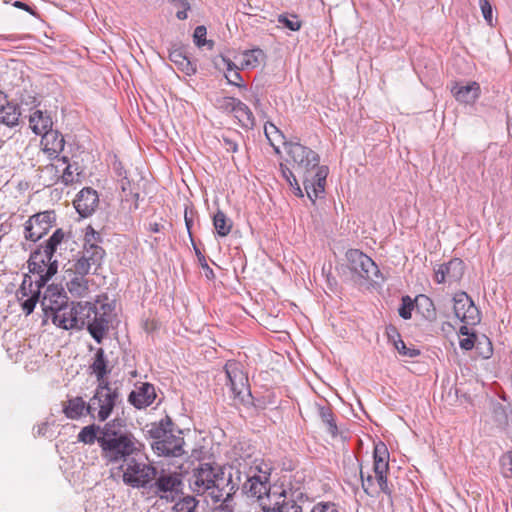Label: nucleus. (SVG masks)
<instances>
[{"label":"nucleus","instance_id":"nucleus-4","mask_svg":"<svg viewBox=\"0 0 512 512\" xmlns=\"http://www.w3.org/2000/svg\"><path fill=\"white\" fill-rule=\"evenodd\" d=\"M224 481V473L220 467L205 463L194 470L190 487L197 494H204L211 490L212 498L219 501L223 497L221 486Z\"/></svg>","mask_w":512,"mask_h":512},{"label":"nucleus","instance_id":"nucleus-14","mask_svg":"<svg viewBox=\"0 0 512 512\" xmlns=\"http://www.w3.org/2000/svg\"><path fill=\"white\" fill-rule=\"evenodd\" d=\"M155 487L161 499H165L167 502H173L176 497L182 493L183 482L180 474L163 473L156 479Z\"/></svg>","mask_w":512,"mask_h":512},{"label":"nucleus","instance_id":"nucleus-13","mask_svg":"<svg viewBox=\"0 0 512 512\" xmlns=\"http://www.w3.org/2000/svg\"><path fill=\"white\" fill-rule=\"evenodd\" d=\"M225 372L234 398L243 400L244 393L249 392L248 377L242 369V365L230 360L225 364Z\"/></svg>","mask_w":512,"mask_h":512},{"label":"nucleus","instance_id":"nucleus-15","mask_svg":"<svg viewBox=\"0 0 512 512\" xmlns=\"http://www.w3.org/2000/svg\"><path fill=\"white\" fill-rule=\"evenodd\" d=\"M46 169L55 170L57 177L56 182L64 185H72L81 182L82 172L79 170L77 163H69L67 157H61L51 163Z\"/></svg>","mask_w":512,"mask_h":512},{"label":"nucleus","instance_id":"nucleus-38","mask_svg":"<svg viewBox=\"0 0 512 512\" xmlns=\"http://www.w3.org/2000/svg\"><path fill=\"white\" fill-rule=\"evenodd\" d=\"M198 500L195 497L187 495L179 499L173 506V512H195L198 506Z\"/></svg>","mask_w":512,"mask_h":512},{"label":"nucleus","instance_id":"nucleus-22","mask_svg":"<svg viewBox=\"0 0 512 512\" xmlns=\"http://www.w3.org/2000/svg\"><path fill=\"white\" fill-rule=\"evenodd\" d=\"M451 93L459 103L474 104L480 97L481 88L476 81H471L466 85L454 83Z\"/></svg>","mask_w":512,"mask_h":512},{"label":"nucleus","instance_id":"nucleus-57","mask_svg":"<svg viewBox=\"0 0 512 512\" xmlns=\"http://www.w3.org/2000/svg\"><path fill=\"white\" fill-rule=\"evenodd\" d=\"M184 220H185V225L187 227L188 233L191 236V227L193 224V219H192V216L188 215L187 210L185 211V214H184Z\"/></svg>","mask_w":512,"mask_h":512},{"label":"nucleus","instance_id":"nucleus-28","mask_svg":"<svg viewBox=\"0 0 512 512\" xmlns=\"http://www.w3.org/2000/svg\"><path fill=\"white\" fill-rule=\"evenodd\" d=\"M63 412L69 419H79L85 413L88 414V403L82 397H74L64 403Z\"/></svg>","mask_w":512,"mask_h":512},{"label":"nucleus","instance_id":"nucleus-58","mask_svg":"<svg viewBox=\"0 0 512 512\" xmlns=\"http://www.w3.org/2000/svg\"><path fill=\"white\" fill-rule=\"evenodd\" d=\"M226 145L228 146L227 150L231 152H236L238 150L237 144L229 139H224Z\"/></svg>","mask_w":512,"mask_h":512},{"label":"nucleus","instance_id":"nucleus-52","mask_svg":"<svg viewBox=\"0 0 512 512\" xmlns=\"http://www.w3.org/2000/svg\"><path fill=\"white\" fill-rule=\"evenodd\" d=\"M207 30L205 26H197L194 30L193 38L194 42L198 47H202L206 44Z\"/></svg>","mask_w":512,"mask_h":512},{"label":"nucleus","instance_id":"nucleus-3","mask_svg":"<svg viewBox=\"0 0 512 512\" xmlns=\"http://www.w3.org/2000/svg\"><path fill=\"white\" fill-rule=\"evenodd\" d=\"M373 472H364L361 475V484L364 492L369 496H378L380 492L391 495V489L388 486L387 474L389 472V453L383 443L376 444L373 452Z\"/></svg>","mask_w":512,"mask_h":512},{"label":"nucleus","instance_id":"nucleus-6","mask_svg":"<svg viewBox=\"0 0 512 512\" xmlns=\"http://www.w3.org/2000/svg\"><path fill=\"white\" fill-rule=\"evenodd\" d=\"M123 481L132 487H144L156 475V469L147 464L139 449V455H132L124 461Z\"/></svg>","mask_w":512,"mask_h":512},{"label":"nucleus","instance_id":"nucleus-55","mask_svg":"<svg viewBox=\"0 0 512 512\" xmlns=\"http://www.w3.org/2000/svg\"><path fill=\"white\" fill-rule=\"evenodd\" d=\"M239 101L240 100L233 97H224L220 101V107L233 114L234 109L236 108Z\"/></svg>","mask_w":512,"mask_h":512},{"label":"nucleus","instance_id":"nucleus-51","mask_svg":"<svg viewBox=\"0 0 512 512\" xmlns=\"http://www.w3.org/2000/svg\"><path fill=\"white\" fill-rule=\"evenodd\" d=\"M413 302L409 296L403 297L402 306L399 308V315L403 319H410L412 316Z\"/></svg>","mask_w":512,"mask_h":512},{"label":"nucleus","instance_id":"nucleus-47","mask_svg":"<svg viewBox=\"0 0 512 512\" xmlns=\"http://www.w3.org/2000/svg\"><path fill=\"white\" fill-rule=\"evenodd\" d=\"M281 171H282V174L285 177V179L289 182V184L292 187H295L296 194L299 195V196H303L302 190H301V188H300V186L298 184V181H297L298 175L295 173V171L294 170L291 171L289 168H287L283 164H281Z\"/></svg>","mask_w":512,"mask_h":512},{"label":"nucleus","instance_id":"nucleus-2","mask_svg":"<svg viewBox=\"0 0 512 512\" xmlns=\"http://www.w3.org/2000/svg\"><path fill=\"white\" fill-rule=\"evenodd\" d=\"M121 420L107 423L100 431L98 443L104 459L109 463L125 461L132 455H139L141 444L131 435L121 433Z\"/></svg>","mask_w":512,"mask_h":512},{"label":"nucleus","instance_id":"nucleus-54","mask_svg":"<svg viewBox=\"0 0 512 512\" xmlns=\"http://www.w3.org/2000/svg\"><path fill=\"white\" fill-rule=\"evenodd\" d=\"M196 253H197L201 268L204 270V274H205L206 278L209 280L214 279V277H215L214 271L208 265L205 256L202 255L201 252L198 250L196 251Z\"/></svg>","mask_w":512,"mask_h":512},{"label":"nucleus","instance_id":"nucleus-43","mask_svg":"<svg viewBox=\"0 0 512 512\" xmlns=\"http://www.w3.org/2000/svg\"><path fill=\"white\" fill-rule=\"evenodd\" d=\"M98 427L95 425H89L84 427L78 434V440L85 444H93L95 440L98 441L99 435H97Z\"/></svg>","mask_w":512,"mask_h":512},{"label":"nucleus","instance_id":"nucleus-9","mask_svg":"<svg viewBox=\"0 0 512 512\" xmlns=\"http://www.w3.org/2000/svg\"><path fill=\"white\" fill-rule=\"evenodd\" d=\"M244 489L251 496L256 497L264 512H270L272 502L276 499L284 497V492H270L268 478L266 476L253 475L250 476L244 484Z\"/></svg>","mask_w":512,"mask_h":512},{"label":"nucleus","instance_id":"nucleus-18","mask_svg":"<svg viewBox=\"0 0 512 512\" xmlns=\"http://www.w3.org/2000/svg\"><path fill=\"white\" fill-rule=\"evenodd\" d=\"M68 303L66 293L58 286H49L41 300V306L47 318H51Z\"/></svg>","mask_w":512,"mask_h":512},{"label":"nucleus","instance_id":"nucleus-29","mask_svg":"<svg viewBox=\"0 0 512 512\" xmlns=\"http://www.w3.org/2000/svg\"><path fill=\"white\" fill-rule=\"evenodd\" d=\"M91 369L97 377L98 384H102V382H108L105 377L109 373V370L107 368L105 353L102 348L97 350L94 361L91 365Z\"/></svg>","mask_w":512,"mask_h":512},{"label":"nucleus","instance_id":"nucleus-46","mask_svg":"<svg viewBox=\"0 0 512 512\" xmlns=\"http://www.w3.org/2000/svg\"><path fill=\"white\" fill-rule=\"evenodd\" d=\"M396 336L398 339L394 340V347L401 355L412 358L420 354L419 350L408 348L404 341L400 338L399 334H396Z\"/></svg>","mask_w":512,"mask_h":512},{"label":"nucleus","instance_id":"nucleus-20","mask_svg":"<svg viewBox=\"0 0 512 512\" xmlns=\"http://www.w3.org/2000/svg\"><path fill=\"white\" fill-rule=\"evenodd\" d=\"M41 149L48 158L54 160L61 159L60 153L63 151L65 146V139L61 133L57 130H50L42 134L41 138Z\"/></svg>","mask_w":512,"mask_h":512},{"label":"nucleus","instance_id":"nucleus-8","mask_svg":"<svg viewBox=\"0 0 512 512\" xmlns=\"http://www.w3.org/2000/svg\"><path fill=\"white\" fill-rule=\"evenodd\" d=\"M53 255L41 247L33 251L28 260L29 272L38 278V287H43L47 281L57 273L58 265L56 260H52Z\"/></svg>","mask_w":512,"mask_h":512},{"label":"nucleus","instance_id":"nucleus-60","mask_svg":"<svg viewBox=\"0 0 512 512\" xmlns=\"http://www.w3.org/2000/svg\"><path fill=\"white\" fill-rule=\"evenodd\" d=\"M149 231L153 233H157L160 231V225L158 223H153L149 225Z\"/></svg>","mask_w":512,"mask_h":512},{"label":"nucleus","instance_id":"nucleus-30","mask_svg":"<svg viewBox=\"0 0 512 512\" xmlns=\"http://www.w3.org/2000/svg\"><path fill=\"white\" fill-rule=\"evenodd\" d=\"M169 59L176 67L186 75H193L196 72V67L192 62L183 54L179 49L173 50L169 54Z\"/></svg>","mask_w":512,"mask_h":512},{"label":"nucleus","instance_id":"nucleus-45","mask_svg":"<svg viewBox=\"0 0 512 512\" xmlns=\"http://www.w3.org/2000/svg\"><path fill=\"white\" fill-rule=\"evenodd\" d=\"M500 466L502 475L512 478V451H507L500 457Z\"/></svg>","mask_w":512,"mask_h":512},{"label":"nucleus","instance_id":"nucleus-27","mask_svg":"<svg viewBox=\"0 0 512 512\" xmlns=\"http://www.w3.org/2000/svg\"><path fill=\"white\" fill-rule=\"evenodd\" d=\"M266 53L260 48L245 50L241 53V67L254 69L266 61Z\"/></svg>","mask_w":512,"mask_h":512},{"label":"nucleus","instance_id":"nucleus-24","mask_svg":"<svg viewBox=\"0 0 512 512\" xmlns=\"http://www.w3.org/2000/svg\"><path fill=\"white\" fill-rule=\"evenodd\" d=\"M98 304H99L98 300L96 301V303L71 302L73 314H74V316L77 317L76 318L77 329H81L89 323V321L92 319L93 315L99 309Z\"/></svg>","mask_w":512,"mask_h":512},{"label":"nucleus","instance_id":"nucleus-59","mask_svg":"<svg viewBox=\"0 0 512 512\" xmlns=\"http://www.w3.org/2000/svg\"><path fill=\"white\" fill-rule=\"evenodd\" d=\"M14 6L17 7V8L24 9V10L29 11V12L31 11L30 7L27 4H25L23 2H20V1H16L14 3Z\"/></svg>","mask_w":512,"mask_h":512},{"label":"nucleus","instance_id":"nucleus-12","mask_svg":"<svg viewBox=\"0 0 512 512\" xmlns=\"http://www.w3.org/2000/svg\"><path fill=\"white\" fill-rule=\"evenodd\" d=\"M54 220V213L49 211L31 216L25 223V238L33 242L40 240L51 229Z\"/></svg>","mask_w":512,"mask_h":512},{"label":"nucleus","instance_id":"nucleus-10","mask_svg":"<svg viewBox=\"0 0 512 512\" xmlns=\"http://www.w3.org/2000/svg\"><path fill=\"white\" fill-rule=\"evenodd\" d=\"M345 256L349 270L356 277L363 280H373L374 277H378L380 273L378 266L361 250L349 249Z\"/></svg>","mask_w":512,"mask_h":512},{"label":"nucleus","instance_id":"nucleus-19","mask_svg":"<svg viewBox=\"0 0 512 512\" xmlns=\"http://www.w3.org/2000/svg\"><path fill=\"white\" fill-rule=\"evenodd\" d=\"M100 310L102 312L98 309L87 324V330L97 343L102 342L108 331L109 320L107 315L111 311V306L109 304H100Z\"/></svg>","mask_w":512,"mask_h":512},{"label":"nucleus","instance_id":"nucleus-44","mask_svg":"<svg viewBox=\"0 0 512 512\" xmlns=\"http://www.w3.org/2000/svg\"><path fill=\"white\" fill-rule=\"evenodd\" d=\"M91 266H93V263L88 259V256L83 254V256L74 263L73 269L70 271L73 275L85 277L89 273Z\"/></svg>","mask_w":512,"mask_h":512},{"label":"nucleus","instance_id":"nucleus-41","mask_svg":"<svg viewBox=\"0 0 512 512\" xmlns=\"http://www.w3.org/2000/svg\"><path fill=\"white\" fill-rule=\"evenodd\" d=\"M459 334L462 337L459 345L464 350H471L475 346L476 335L471 333L468 325H464L459 329Z\"/></svg>","mask_w":512,"mask_h":512},{"label":"nucleus","instance_id":"nucleus-31","mask_svg":"<svg viewBox=\"0 0 512 512\" xmlns=\"http://www.w3.org/2000/svg\"><path fill=\"white\" fill-rule=\"evenodd\" d=\"M0 121L8 127H14L19 122L21 115L19 108L11 103L3 104L0 108Z\"/></svg>","mask_w":512,"mask_h":512},{"label":"nucleus","instance_id":"nucleus-37","mask_svg":"<svg viewBox=\"0 0 512 512\" xmlns=\"http://www.w3.org/2000/svg\"><path fill=\"white\" fill-rule=\"evenodd\" d=\"M264 133L271 144L278 152L277 144L282 143L284 136L282 132L271 122H267L264 125Z\"/></svg>","mask_w":512,"mask_h":512},{"label":"nucleus","instance_id":"nucleus-21","mask_svg":"<svg viewBox=\"0 0 512 512\" xmlns=\"http://www.w3.org/2000/svg\"><path fill=\"white\" fill-rule=\"evenodd\" d=\"M98 194L92 188H84L74 200V207L82 217L90 216L98 206Z\"/></svg>","mask_w":512,"mask_h":512},{"label":"nucleus","instance_id":"nucleus-33","mask_svg":"<svg viewBox=\"0 0 512 512\" xmlns=\"http://www.w3.org/2000/svg\"><path fill=\"white\" fill-rule=\"evenodd\" d=\"M213 225L220 237H226L232 230L233 222L223 211L218 210L214 214Z\"/></svg>","mask_w":512,"mask_h":512},{"label":"nucleus","instance_id":"nucleus-1","mask_svg":"<svg viewBox=\"0 0 512 512\" xmlns=\"http://www.w3.org/2000/svg\"><path fill=\"white\" fill-rule=\"evenodd\" d=\"M287 162L302 179L307 196L314 202L324 192L328 169L319 165V155L300 143L285 145Z\"/></svg>","mask_w":512,"mask_h":512},{"label":"nucleus","instance_id":"nucleus-35","mask_svg":"<svg viewBox=\"0 0 512 512\" xmlns=\"http://www.w3.org/2000/svg\"><path fill=\"white\" fill-rule=\"evenodd\" d=\"M363 469L357 459L349 460L344 466V475L346 482L351 486H356Z\"/></svg>","mask_w":512,"mask_h":512},{"label":"nucleus","instance_id":"nucleus-56","mask_svg":"<svg viewBox=\"0 0 512 512\" xmlns=\"http://www.w3.org/2000/svg\"><path fill=\"white\" fill-rule=\"evenodd\" d=\"M99 240V234L92 228L88 227L85 232V246H89Z\"/></svg>","mask_w":512,"mask_h":512},{"label":"nucleus","instance_id":"nucleus-23","mask_svg":"<svg viewBox=\"0 0 512 512\" xmlns=\"http://www.w3.org/2000/svg\"><path fill=\"white\" fill-rule=\"evenodd\" d=\"M155 398L154 386L150 383H142L140 386H136L130 393L128 400L137 409H142L151 405Z\"/></svg>","mask_w":512,"mask_h":512},{"label":"nucleus","instance_id":"nucleus-25","mask_svg":"<svg viewBox=\"0 0 512 512\" xmlns=\"http://www.w3.org/2000/svg\"><path fill=\"white\" fill-rule=\"evenodd\" d=\"M76 318L77 317L73 314L71 304L68 303L51 317L53 324L64 330L77 329Z\"/></svg>","mask_w":512,"mask_h":512},{"label":"nucleus","instance_id":"nucleus-16","mask_svg":"<svg viewBox=\"0 0 512 512\" xmlns=\"http://www.w3.org/2000/svg\"><path fill=\"white\" fill-rule=\"evenodd\" d=\"M40 288L37 280L33 281L30 275H25L20 288L16 292L17 299L21 302L26 315L33 312L39 299Z\"/></svg>","mask_w":512,"mask_h":512},{"label":"nucleus","instance_id":"nucleus-39","mask_svg":"<svg viewBox=\"0 0 512 512\" xmlns=\"http://www.w3.org/2000/svg\"><path fill=\"white\" fill-rule=\"evenodd\" d=\"M85 256H88V259L93 263L94 266L100 265L104 255L105 251L102 247L99 245L92 243L89 246H84V253Z\"/></svg>","mask_w":512,"mask_h":512},{"label":"nucleus","instance_id":"nucleus-32","mask_svg":"<svg viewBox=\"0 0 512 512\" xmlns=\"http://www.w3.org/2000/svg\"><path fill=\"white\" fill-rule=\"evenodd\" d=\"M233 116L244 128H253L255 125V118L252 111L246 104L242 103L241 101L238 102L236 108L234 109Z\"/></svg>","mask_w":512,"mask_h":512},{"label":"nucleus","instance_id":"nucleus-17","mask_svg":"<svg viewBox=\"0 0 512 512\" xmlns=\"http://www.w3.org/2000/svg\"><path fill=\"white\" fill-rule=\"evenodd\" d=\"M465 265L459 258H453L449 262L439 265L434 270V280L438 284L457 283L464 274Z\"/></svg>","mask_w":512,"mask_h":512},{"label":"nucleus","instance_id":"nucleus-34","mask_svg":"<svg viewBox=\"0 0 512 512\" xmlns=\"http://www.w3.org/2000/svg\"><path fill=\"white\" fill-rule=\"evenodd\" d=\"M67 289L75 297H83L88 293V281L81 275H73L67 282Z\"/></svg>","mask_w":512,"mask_h":512},{"label":"nucleus","instance_id":"nucleus-62","mask_svg":"<svg viewBox=\"0 0 512 512\" xmlns=\"http://www.w3.org/2000/svg\"><path fill=\"white\" fill-rule=\"evenodd\" d=\"M329 423V426H330V431L332 434H335L336 433V430H337V427L336 425L332 422V421H328Z\"/></svg>","mask_w":512,"mask_h":512},{"label":"nucleus","instance_id":"nucleus-11","mask_svg":"<svg viewBox=\"0 0 512 512\" xmlns=\"http://www.w3.org/2000/svg\"><path fill=\"white\" fill-rule=\"evenodd\" d=\"M455 316L466 325H476L480 322V311L466 292H458L453 297Z\"/></svg>","mask_w":512,"mask_h":512},{"label":"nucleus","instance_id":"nucleus-7","mask_svg":"<svg viewBox=\"0 0 512 512\" xmlns=\"http://www.w3.org/2000/svg\"><path fill=\"white\" fill-rule=\"evenodd\" d=\"M180 430L174 431L170 429H156L155 441L152 444L155 452L160 456L179 457L185 453L183 448L184 438L181 436Z\"/></svg>","mask_w":512,"mask_h":512},{"label":"nucleus","instance_id":"nucleus-26","mask_svg":"<svg viewBox=\"0 0 512 512\" xmlns=\"http://www.w3.org/2000/svg\"><path fill=\"white\" fill-rule=\"evenodd\" d=\"M29 124L32 131L38 135H42L53 130V122L50 115L42 112L41 110H36L30 115Z\"/></svg>","mask_w":512,"mask_h":512},{"label":"nucleus","instance_id":"nucleus-40","mask_svg":"<svg viewBox=\"0 0 512 512\" xmlns=\"http://www.w3.org/2000/svg\"><path fill=\"white\" fill-rule=\"evenodd\" d=\"M65 234L62 231V229H57L52 236L47 240L45 245L41 246L42 249L47 251L49 254H52L54 256V253L57 250V247L62 243L64 240Z\"/></svg>","mask_w":512,"mask_h":512},{"label":"nucleus","instance_id":"nucleus-36","mask_svg":"<svg viewBox=\"0 0 512 512\" xmlns=\"http://www.w3.org/2000/svg\"><path fill=\"white\" fill-rule=\"evenodd\" d=\"M270 512H302V507L293 500H286V496L272 502Z\"/></svg>","mask_w":512,"mask_h":512},{"label":"nucleus","instance_id":"nucleus-63","mask_svg":"<svg viewBox=\"0 0 512 512\" xmlns=\"http://www.w3.org/2000/svg\"><path fill=\"white\" fill-rule=\"evenodd\" d=\"M177 16H178L179 19H185L186 18V13L185 12H178Z\"/></svg>","mask_w":512,"mask_h":512},{"label":"nucleus","instance_id":"nucleus-50","mask_svg":"<svg viewBox=\"0 0 512 512\" xmlns=\"http://www.w3.org/2000/svg\"><path fill=\"white\" fill-rule=\"evenodd\" d=\"M477 349L480 350V352H479L480 355L486 359L490 358L493 353L492 343L485 336L483 337V342H482V340H478Z\"/></svg>","mask_w":512,"mask_h":512},{"label":"nucleus","instance_id":"nucleus-5","mask_svg":"<svg viewBox=\"0 0 512 512\" xmlns=\"http://www.w3.org/2000/svg\"><path fill=\"white\" fill-rule=\"evenodd\" d=\"M118 393L110 387L109 382H102L98 384L95 394L88 402V414L98 419L105 421L112 413Z\"/></svg>","mask_w":512,"mask_h":512},{"label":"nucleus","instance_id":"nucleus-49","mask_svg":"<svg viewBox=\"0 0 512 512\" xmlns=\"http://www.w3.org/2000/svg\"><path fill=\"white\" fill-rule=\"evenodd\" d=\"M483 17L488 25L493 26V8L489 0H479Z\"/></svg>","mask_w":512,"mask_h":512},{"label":"nucleus","instance_id":"nucleus-53","mask_svg":"<svg viewBox=\"0 0 512 512\" xmlns=\"http://www.w3.org/2000/svg\"><path fill=\"white\" fill-rule=\"evenodd\" d=\"M311 512H339V509L335 503L319 502L313 506Z\"/></svg>","mask_w":512,"mask_h":512},{"label":"nucleus","instance_id":"nucleus-42","mask_svg":"<svg viewBox=\"0 0 512 512\" xmlns=\"http://www.w3.org/2000/svg\"><path fill=\"white\" fill-rule=\"evenodd\" d=\"M278 23L291 31H299L302 27V21L295 14H281L278 16Z\"/></svg>","mask_w":512,"mask_h":512},{"label":"nucleus","instance_id":"nucleus-48","mask_svg":"<svg viewBox=\"0 0 512 512\" xmlns=\"http://www.w3.org/2000/svg\"><path fill=\"white\" fill-rule=\"evenodd\" d=\"M225 77L230 84L238 86V87L243 86L242 76L236 69H234V65L230 61L227 64V73L225 74Z\"/></svg>","mask_w":512,"mask_h":512},{"label":"nucleus","instance_id":"nucleus-61","mask_svg":"<svg viewBox=\"0 0 512 512\" xmlns=\"http://www.w3.org/2000/svg\"><path fill=\"white\" fill-rule=\"evenodd\" d=\"M219 510L220 512H234V510L227 504H221Z\"/></svg>","mask_w":512,"mask_h":512}]
</instances>
